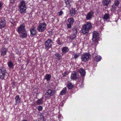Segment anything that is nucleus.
Returning <instances> with one entry per match:
<instances>
[{
	"label": "nucleus",
	"mask_w": 121,
	"mask_h": 121,
	"mask_svg": "<svg viewBox=\"0 0 121 121\" xmlns=\"http://www.w3.org/2000/svg\"><path fill=\"white\" fill-rule=\"evenodd\" d=\"M92 28L91 24L90 22H86L85 24L82 26L81 32L83 34L86 35L89 30L92 29Z\"/></svg>",
	"instance_id": "nucleus-1"
},
{
	"label": "nucleus",
	"mask_w": 121,
	"mask_h": 121,
	"mask_svg": "<svg viewBox=\"0 0 121 121\" xmlns=\"http://www.w3.org/2000/svg\"><path fill=\"white\" fill-rule=\"evenodd\" d=\"M46 26L47 25L45 22L40 23L37 27V30L39 32H43L46 29Z\"/></svg>",
	"instance_id": "nucleus-2"
},
{
	"label": "nucleus",
	"mask_w": 121,
	"mask_h": 121,
	"mask_svg": "<svg viewBox=\"0 0 121 121\" xmlns=\"http://www.w3.org/2000/svg\"><path fill=\"white\" fill-rule=\"evenodd\" d=\"M99 34L96 31L93 33V38H92V42L93 44H97L98 43L97 40L99 37Z\"/></svg>",
	"instance_id": "nucleus-3"
},
{
	"label": "nucleus",
	"mask_w": 121,
	"mask_h": 121,
	"mask_svg": "<svg viewBox=\"0 0 121 121\" xmlns=\"http://www.w3.org/2000/svg\"><path fill=\"white\" fill-rule=\"evenodd\" d=\"M91 56L88 53H84L82 55L81 59L82 61L85 62L86 61L89 60L91 58Z\"/></svg>",
	"instance_id": "nucleus-4"
},
{
	"label": "nucleus",
	"mask_w": 121,
	"mask_h": 121,
	"mask_svg": "<svg viewBox=\"0 0 121 121\" xmlns=\"http://www.w3.org/2000/svg\"><path fill=\"white\" fill-rule=\"evenodd\" d=\"M55 94V91L53 90L49 89L47 90L45 95L44 96L46 99H49V98L51 96Z\"/></svg>",
	"instance_id": "nucleus-5"
},
{
	"label": "nucleus",
	"mask_w": 121,
	"mask_h": 121,
	"mask_svg": "<svg viewBox=\"0 0 121 121\" xmlns=\"http://www.w3.org/2000/svg\"><path fill=\"white\" fill-rule=\"evenodd\" d=\"M53 42L50 39H48L45 42V48L46 49H48L51 48Z\"/></svg>",
	"instance_id": "nucleus-6"
},
{
	"label": "nucleus",
	"mask_w": 121,
	"mask_h": 121,
	"mask_svg": "<svg viewBox=\"0 0 121 121\" xmlns=\"http://www.w3.org/2000/svg\"><path fill=\"white\" fill-rule=\"evenodd\" d=\"M6 73V69L3 68L0 69V78L3 79Z\"/></svg>",
	"instance_id": "nucleus-7"
},
{
	"label": "nucleus",
	"mask_w": 121,
	"mask_h": 121,
	"mask_svg": "<svg viewBox=\"0 0 121 121\" xmlns=\"http://www.w3.org/2000/svg\"><path fill=\"white\" fill-rule=\"evenodd\" d=\"M6 21L4 18H1L0 19V29L6 26Z\"/></svg>",
	"instance_id": "nucleus-8"
},
{
	"label": "nucleus",
	"mask_w": 121,
	"mask_h": 121,
	"mask_svg": "<svg viewBox=\"0 0 121 121\" xmlns=\"http://www.w3.org/2000/svg\"><path fill=\"white\" fill-rule=\"evenodd\" d=\"M25 26L24 24H22L18 28L17 31L19 34L26 31L25 29Z\"/></svg>",
	"instance_id": "nucleus-9"
},
{
	"label": "nucleus",
	"mask_w": 121,
	"mask_h": 121,
	"mask_svg": "<svg viewBox=\"0 0 121 121\" xmlns=\"http://www.w3.org/2000/svg\"><path fill=\"white\" fill-rule=\"evenodd\" d=\"M94 13L93 11H91L86 15V19L88 20H91Z\"/></svg>",
	"instance_id": "nucleus-10"
},
{
	"label": "nucleus",
	"mask_w": 121,
	"mask_h": 121,
	"mask_svg": "<svg viewBox=\"0 0 121 121\" xmlns=\"http://www.w3.org/2000/svg\"><path fill=\"white\" fill-rule=\"evenodd\" d=\"M36 28L34 26H32L30 28V31L31 36H34L36 35Z\"/></svg>",
	"instance_id": "nucleus-11"
},
{
	"label": "nucleus",
	"mask_w": 121,
	"mask_h": 121,
	"mask_svg": "<svg viewBox=\"0 0 121 121\" xmlns=\"http://www.w3.org/2000/svg\"><path fill=\"white\" fill-rule=\"evenodd\" d=\"M77 71L80 73L82 76L83 77H85L86 74V72L82 68H80L79 69H78Z\"/></svg>",
	"instance_id": "nucleus-12"
},
{
	"label": "nucleus",
	"mask_w": 121,
	"mask_h": 121,
	"mask_svg": "<svg viewBox=\"0 0 121 121\" xmlns=\"http://www.w3.org/2000/svg\"><path fill=\"white\" fill-rule=\"evenodd\" d=\"M7 49L5 48H3L1 49V55L2 56H4L6 54Z\"/></svg>",
	"instance_id": "nucleus-13"
},
{
	"label": "nucleus",
	"mask_w": 121,
	"mask_h": 121,
	"mask_svg": "<svg viewBox=\"0 0 121 121\" xmlns=\"http://www.w3.org/2000/svg\"><path fill=\"white\" fill-rule=\"evenodd\" d=\"M78 78V77L76 73L74 72H73L71 74L70 78L74 80Z\"/></svg>",
	"instance_id": "nucleus-14"
},
{
	"label": "nucleus",
	"mask_w": 121,
	"mask_h": 121,
	"mask_svg": "<svg viewBox=\"0 0 121 121\" xmlns=\"http://www.w3.org/2000/svg\"><path fill=\"white\" fill-rule=\"evenodd\" d=\"M65 2L66 7L68 8H70L71 6L70 4L71 3V0H65Z\"/></svg>",
	"instance_id": "nucleus-15"
},
{
	"label": "nucleus",
	"mask_w": 121,
	"mask_h": 121,
	"mask_svg": "<svg viewBox=\"0 0 121 121\" xmlns=\"http://www.w3.org/2000/svg\"><path fill=\"white\" fill-rule=\"evenodd\" d=\"M16 104H19L21 102V99L19 95H17L15 97Z\"/></svg>",
	"instance_id": "nucleus-16"
},
{
	"label": "nucleus",
	"mask_w": 121,
	"mask_h": 121,
	"mask_svg": "<svg viewBox=\"0 0 121 121\" xmlns=\"http://www.w3.org/2000/svg\"><path fill=\"white\" fill-rule=\"evenodd\" d=\"M21 35L20 36L22 38H26L27 36V34L26 31H24L23 32L21 33Z\"/></svg>",
	"instance_id": "nucleus-17"
},
{
	"label": "nucleus",
	"mask_w": 121,
	"mask_h": 121,
	"mask_svg": "<svg viewBox=\"0 0 121 121\" xmlns=\"http://www.w3.org/2000/svg\"><path fill=\"white\" fill-rule=\"evenodd\" d=\"M20 11L21 13H25L26 9V7H19Z\"/></svg>",
	"instance_id": "nucleus-18"
},
{
	"label": "nucleus",
	"mask_w": 121,
	"mask_h": 121,
	"mask_svg": "<svg viewBox=\"0 0 121 121\" xmlns=\"http://www.w3.org/2000/svg\"><path fill=\"white\" fill-rule=\"evenodd\" d=\"M110 2V0H103V4L104 5L108 6Z\"/></svg>",
	"instance_id": "nucleus-19"
},
{
	"label": "nucleus",
	"mask_w": 121,
	"mask_h": 121,
	"mask_svg": "<svg viewBox=\"0 0 121 121\" xmlns=\"http://www.w3.org/2000/svg\"><path fill=\"white\" fill-rule=\"evenodd\" d=\"M51 75L50 74H47L44 76V79H46L47 81H49L51 78Z\"/></svg>",
	"instance_id": "nucleus-20"
},
{
	"label": "nucleus",
	"mask_w": 121,
	"mask_h": 121,
	"mask_svg": "<svg viewBox=\"0 0 121 121\" xmlns=\"http://www.w3.org/2000/svg\"><path fill=\"white\" fill-rule=\"evenodd\" d=\"M74 21V19L73 18H69L67 20V22H68V23L72 24H73Z\"/></svg>",
	"instance_id": "nucleus-21"
},
{
	"label": "nucleus",
	"mask_w": 121,
	"mask_h": 121,
	"mask_svg": "<svg viewBox=\"0 0 121 121\" xmlns=\"http://www.w3.org/2000/svg\"><path fill=\"white\" fill-rule=\"evenodd\" d=\"M43 97L38 99L37 101V103L38 105H40L43 103Z\"/></svg>",
	"instance_id": "nucleus-22"
},
{
	"label": "nucleus",
	"mask_w": 121,
	"mask_h": 121,
	"mask_svg": "<svg viewBox=\"0 0 121 121\" xmlns=\"http://www.w3.org/2000/svg\"><path fill=\"white\" fill-rule=\"evenodd\" d=\"M67 91V88L66 87H65L63 88V90L60 93V94L61 95H65Z\"/></svg>",
	"instance_id": "nucleus-23"
},
{
	"label": "nucleus",
	"mask_w": 121,
	"mask_h": 121,
	"mask_svg": "<svg viewBox=\"0 0 121 121\" xmlns=\"http://www.w3.org/2000/svg\"><path fill=\"white\" fill-rule=\"evenodd\" d=\"M26 7L25 5V1L24 0H22L20 2V4L19 7Z\"/></svg>",
	"instance_id": "nucleus-24"
},
{
	"label": "nucleus",
	"mask_w": 121,
	"mask_h": 121,
	"mask_svg": "<svg viewBox=\"0 0 121 121\" xmlns=\"http://www.w3.org/2000/svg\"><path fill=\"white\" fill-rule=\"evenodd\" d=\"M101 57L100 56L97 55L95 56V61L96 62H98L100 61L101 59Z\"/></svg>",
	"instance_id": "nucleus-25"
},
{
	"label": "nucleus",
	"mask_w": 121,
	"mask_h": 121,
	"mask_svg": "<svg viewBox=\"0 0 121 121\" xmlns=\"http://www.w3.org/2000/svg\"><path fill=\"white\" fill-rule=\"evenodd\" d=\"M109 17V15L108 13L105 14L104 15L103 17V19L104 20H107Z\"/></svg>",
	"instance_id": "nucleus-26"
},
{
	"label": "nucleus",
	"mask_w": 121,
	"mask_h": 121,
	"mask_svg": "<svg viewBox=\"0 0 121 121\" xmlns=\"http://www.w3.org/2000/svg\"><path fill=\"white\" fill-rule=\"evenodd\" d=\"M75 14V10L74 9H72L70 11V15L71 16H73Z\"/></svg>",
	"instance_id": "nucleus-27"
},
{
	"label": "nucleus",
	"mask_w": 121,
	"mask_h": 121,
	"mask_svg": "<svg viewBox=\"0 0 121 121\" xmlns=\"http://www.w3.org/2000/svg\"><path fill=\"white\" fill-rule=\"evenodd\" d=\"M55 56H56V58L57 60H59L61 58V56L59 54L56 53L55 54Z\"/></svg>",
	"instance_id": "nucleus-28"
},
{
	"label": "nucleus",
	"mask_w": 121,
	"mask_h": 121,
	"mask_svg": "<svg viewBox=\"0 0 121 121\" xmlns=\"http://www.w3.org/2000/svg\"><path fill=\"white\" fill-rule=\"evenodd\" d=\"M76 36V35H70L69 37V39L71 40V41L72 42V40L75 38Z\"/></svg>",
	"instance_id": "nucleus-29"
},
{
	"label": "nucleus",
	"mask_w": 121,
	"mask_h": 121,
	"mask_svg": "<svg viewBox=\"0 0 121 121\" xmlns=\"http://www.w3.org/2000/svg\"><path fill=\"white\" fill-rule=\"evenodd\" d=\"M78 32L77 28H74L73 29V35H76Z\"/></svg>",
	"instance_id": "nucleus-30"
},
{
	"label": "nucleus",
	"mask_w": 121,
	"mask_h": 121,
	"mask_svg": "<svg viewBox=\"0 0 121 121\" xmlns=\"http://www.w3.org/2000/svg\"><path fill=\"white\" fill-rule=\"evenodd\" d=\"M67 86L68 88L70 89L72 88L73 85L71 83H69L68 84Z\"/></svg>",
	"instance_id": "nucleus-31"
},
{
	"label": "nucleus",
	"mask_w": 121,
	"mask_h": 121,
	"mask_svg": "<svg viewBox=\"0 0 121 121\" xmlns=\"http://www.w3.org/2000/svg\"><path fill=\"white\" fill-rule=\"evenodd\" d=\"M9 67L10 68H12L13 67V64L11 61L9 62L8 64Z\"/></svg>",
	"instance_id": "nucleus-32"
},
{
	"label": "nucleus",
	"mask_w": 121,
	"mask_h": 121,
	"mask_svg": "<svg viewBox=\"0 0 121 121\" xmlns=\"http://www.w3.org/2000/svg\"><path fill=\"white\" fill-rule=\"evenodd\" d=\"M68 48H67L64 47L62 49V51L64 53H66L67 52Z\"/></svg>",
	"instance_id": "nucleus-33"
},
{
	"label": "nucleus",
	"mask_w": 121,
	"mask_h": 121,
	"mask_svg": "<svg viewBox=\"0 0 121 121\" xmlns=\"http://www.w3.org/2000/svg\"><path fill=\"white\" fill-rule=\"evenodd\" d=\"M56 43L58 44H61L62 43V42L60 40V38H58L56 41Z\"/></svg>",
	"instance_id": "nucleus-34"
},
{
	"label": "nucleus",
	"mask_w": 121,
	"mask_h": 121,
	"mask_svg": "<svg viewBox=\"0 0 121 121\" xmlns=\"http://www.w3.org/2000/svg\"><path fill=\"white\" fill-rule=\"evenodd\" d=\"M79 53L75 54L74 55V57L75 59H77L79 56Z\"/></svg>",
	"instance_id": "nucleus-35"
},
{
	"label": "nucleus",
	"mask_w": 121,
	"mask_h": 121,
	"mask_svg": "<svg viewBox=\"0 0 121 121\" xmlns=\"http://www.w3.org/2000/svg\"><path fill=\"white\" fill-rule=\"evenodd\" d=\"M38 109L39 111H40L42 110L43 107L41 106H39L38 107Z\"/></svg>",
	"instance_id": "nucleus-36"
},
{
	"label": "nucleus",
	"mask_w": 121,
	"mask_h": 121,
	"mask_svg": "<svg viewBox=\"0 0 121 121\" xmlns=\"http://www.w3.org/2000/svg\"><path fill=\"white\" fill-rule=\"evenodd\" d=\"M119 4V2L118 0H116L115 2V4L116 6H118Z\"/></svg>",
	"instance_id": "nucleus-37"
},
{
	"label": "nucleus",
	"mask_w": 121,
	"mask_h": 121,
	"mask_svg": "<svg viewBox=\"0 0 121 121\" xmlns=\"http://www.w3.org/2000/svg\"><path fill=\"white\" fill-rule=\"evenodd\" d=\"M10 22L12 24H13L14 23V20L12 18H11L10 20Z\"/></svg>",
	"instance_id": "nucleus-38"
},
{
	"label": "nucleus",
	"mask_w": 121,
	"mask_h": 121,
	"mask_svg": "<svg viewBox=\"0 0 121 121\" xmlns=\"http://www.w3.org/2000/svg\"><path fill=\"white\" fill-rule=\"evenodd\" d=\"M63 13L62 10H60V12H58V13L59 16H61Z\"/></svg>",
	"instance_id": "nucleus-39"
},
{
	"label": "nucleus",
	"mask_w": 121,
	"mask_h": 121,
	"mask_svg": "<svg viewBox=\"0 0 121 121\" xmlns=\"http://www.w3.org/2000/svg\"><path fill=\"white\" fill-rule=\"evenodd\" d=\"M72 24H71L69 23L67 25V28L68 29L70 28L72 26Z\"/></svg>",
	"instance_id": "nucleus-40"
},
{
	"label": "nucleus",
	"mask_w": 121,
	"mask_h": 121,
	"mask_svg": "<svg viewBox=\"0 0 121 121\" xmlns=\"http://www.w3.org/2000/svg\"><path fill=\"white\" fill-rule=\"evenodd\" d=\"M40 116L41 118V119L42 120H44V117L42 114H41Z\"/></svg>",
	"instance_id": "nucleus-41"
},
{
	"label": "nucleus",
	"mask_w": 121,
	"mask_h": 121,
	"mask_svg": "<svg viewBox=\"0 0 121 121\" xmlns=\"http://www.w3.org/2000/svg\"><path fill=\"white\" fill-rule=\"evenodd\" d=\"M3 4L0 2V10H1Z\"/></svg>",
	"instance_id": "nucleus-42"
},
{
	"label": "nucleus",
	"mask_w": 121,
	"mask_h": 121,
	"mask_svg": "<svg viewBox=\"0 0 121 121\" xmlns=\"http://www.w3.org/2000/svg\"><path fill=\"white\" fill-rule=\"evenodd\" d=\"M15 1V0H10V3L11 4H13Z\"/></svg>",
	"instance_id": "nucleus-43"
},
{
	"label": "nucleus",
	"mask_w": 121,
	"mask_h": 121,
	"mask_svg": "<svg viewBox=\"0 0 121 121\" xmlns=\"http://www.w3.org/2000/svg\"><path fill=\"white\" fill-rule=\"evenodd\" d=\"M67 73L66 72H65L64 73H63L62 74L63 75V76L64 77H65L67 75Z\"/></svg>",
	"instance_id": "nucleus-44"
},
{
	"label": "nucleus",
	"mask_w": 121,
	"mask_h": 121,
	"mask_svg": "<svg viewBox=\"0 0 121 121\" xmlns=\"http://www.w3.org/2000/svg\"><path fill=\"white\" fill-rule=\"evenodd\" d=\"M23 121H27L26 120H24Z\"/></svg>",
	"instance_id": "nucleus-45"
}]
</instances>
